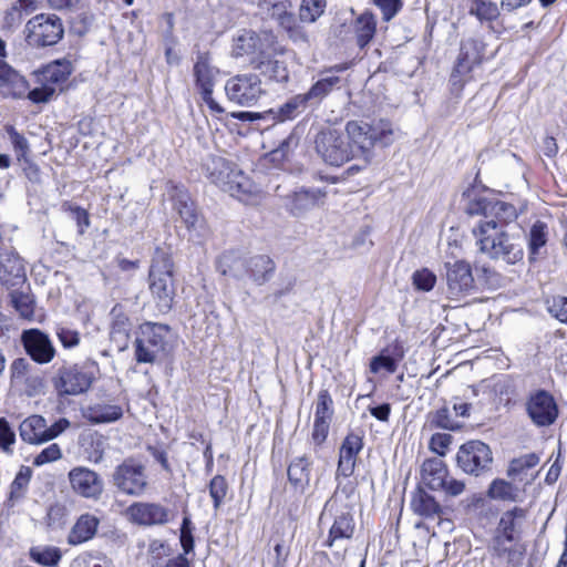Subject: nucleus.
Wrapping results in <instances>:
<instances>
[{
	"instance_id": "b1692460",
	"label": "nucleus",
	"mask_w": 567,
	"mask_h": 567,
	"mask_svg": "<svg viewBox=\"0 0 567 567\" xmlns=\"http://www.w3.org/2000/svg\"><path fill=\"white\" fill-rule=\"evenodd\" d=\"M326 188L300 187L295 192L290 209L296 216H300L315 207L322 206L326 202Z\"/></svg>"
},
{
	"instance_id": "052dcab7",
	"label": "nucleus",
	"mask_w": 567,
	"mask_h": 567,
	"mask_svg": "<svg viewBox=\"0 0 567 567\" xmlns=\"http://www.w3.org/2000/svg\"><path fill=\"white\" fill-rule=\"evenodd\" d=\"M193 523L188 515L183 517L181 526V545L185 555L190 554L194 550V536H193Z\"/></svg>"
},
{
	"instance_id": "4c0bfd02",
	"label": "nucleus",
	"mask_w": 567,
	"mask_h": 567,
	"mask_svg": "<svg viewBox=\"0 0 567 567\" xmlns=\"http://www.w3.org/2000/svg\"><path fill=\"white\" fill-rule=\"evenodd\" d=\"M340 83V78L336 75L326 76L318 80L306 93H302L309 106H317L330 94V92Z\"/></svg>"
},
{
	"instance_id": "5701e85b",
	"label": "nucleus",
	"mask_w": 567,
	"mask_h": 567,
	"mask_svg": "<svg viewBox=\"0 0 567 567\" xmlns=\"http://www.w3.org/2000/svg\"><path fill=\"white\" fill-rule=\"evenodd\" d=\"M355 530L354 517L351 512H340L334 515L333 523L329 529L324 547L333 548L343 540H350Z\"/></svg>"
},
{
	"instance_id": "aec40b11",
	"label": "nucleus",
	"mask_w": 567,
	"mask_h": 567,
	"mask_svg": "<svg viewBox=\"0 0 567 567\" xmlns=\"http://www.w3.org/2000/svg\"><path fill=\"white\" fill-rule=\"evenodd\" d=\"M447 292L451 298L457 299L474 288V278L471 266L464 261L446 264Z\"/></svg>"
},
{
	"instance_id": "393cba45",
	"label": "nucleus",
	"mask_w": 567,
	"mask_h": 567,
	"mask_svg": "<svg viewBox=\"0 0 567 567\" xmlns=\"http://www.w3.org/2000/svg\"><path fill=\"white\" fill-rule=\"evenodd\" d=\"M363 447L362 437L350 433L344 439L341 447L338 462L337 474L344 477L352 475L355 466L357 455Z\"/></svg>"
},
{
	"instance_id": "473e14b6",
	"label": "nucleus",
	"mask_w": 567,
	"mask_h": 567,
	"mask_svg": "<svg viewBox=\"0 0 567 567\" xmlns=\"http://www.w3.org/2000/svg\"><path fill=\"white\" fill-rule=\"evenodd\" d=\"M99 523L100 520L94 515H81L69 534V544L79 545L92 539L96 534Z\"/></svg>"
},
{
	"instance_id": "c756f323",
	"label": "nucleus",
	"mask_w": 567,
	"mask_h": 567,
	"mask_svg": "<svg viewBox=\"0 0 567 567\" xmlns=\"http://www.w3.org/2000/svg\"><path fill=\"white\" fill-rule=\"evenodd\" d=\"M311 461L307 456L296 457L288 466V480L297 492L303 493L310 484Z\"/></svg>"
},
{
	"instance_id": "c03bdc74",
	"label": "nucleus",
	"mask_w": 567,
	"mask_h": 567,
	"mask_svg": "<svg viewBox=\"0 0 567 567\" xmlns=\"http://www.w3.org/2000/svg\"><path fill=\"white\" fill-rule=\"evenodd\" d=\"M487 495L493 499L515 502L518 497V489L512 483L496 478L491 483Z\"/></svg>"
},
{
	"instance_id": "4d7b16f0",
	"label": "nucleus",
	"mask_w": 567,
	"mask_h": 567,
	"mask_svg": "<svg viewBox=\"0 0 567 567\" xmlns=\"http://www.w3.org/2000/svg\"><path fill=\"white\" fill-rule=\"evenodd\" d=\"M369 368L374 374L380 373L382 370L388 373H394L398 369V361L390 355L380 353L371 359Z\"/></svg>"
},
{
	"instance_id": "37998d69",
	"label": "nucleus",
	"mask_w": 567,
	"mask_h": 567,
	"mask_svg": "<svg viewBox=\"0 0 567 567\" xmlns=\"http://www.w3.org/2000/svg\"><path fill=\"white\" fill-rule=\"evenodd\" d=\"M539 456L536 453L524 454L519 457L513 458L509 462L507 468V476L522 481V476L526 474V472L533 467H535L539 463Z\"/></svg>"
},
{
	"instance_id": "5fc2aeb1",
	"label": "nucleus",
	"mask_w": 567,
	"mask_h": 567,
	"mask_svg": "<svg viewBox=\"0 0 567 567\" xmlns=\"http://www.w3.org/2000/svg\"><path fill=\"white\" fill-rule=\"evenodd\" d=\"M228 491V484L224 476L216 475L209 483V495L213 498L214 507L217 509L221 505Z\"/></svg>"
},
{
	"instance_id": "79ce46f5",
	"label": "nucleus",
	"mask_w": 567,
	"mask_h": 567,
	"mask_svg": "<svg viewBox=\"0 0 567 567\" xmlns=\"http://www.w3.org/2000/svg\"><path fill=\"white\" fill-rule=\"evenodd\" d=\"M131 331L130 319L124 315H118L114 318L111 327V339L116 343L118 350H125L128 347Z\"/></svg>"
},
{
	"instance_id": "bb28decb",
	"label": "nucleus",
	"mask_w": 567,
	"mask_h": 567,
	"mask_svg": "<svg viewBox=\"0 0 567 567\" xmlns=\"http://www.w3.org/2000/svg\"><path fill=\"white\" fill-rule=\"evenodd\" d=\"M173 202L174 209L179 215L187 229H196L200 224V216L188 193L183 188L175 187Z\"/></svg>"
},
{
	"instance_id": "13d9d810",
	"label": "nucleus",
	"mask_w": 567,
	"mask_h": 567,
	"mask_svg": "<svg viewBox=\"0 0 567 567\" xmlns=\"http://www.w3.org/2000/svg\"><path fill=\"white\" fill-rule=\"evenodd\" d=\"M548 312L563 323H567V297L555 296L546 301Z\"/></svg>"
},
{
	"instance_id": "864d4df0",
	"label": "nucleus",
	"mask_w": 567,
	"mask_h": 567,
	"mask_svg": "<svg viewBox=\"0 0 567 567\" xmlns=\"http://www.w3.org/2000/svg\"><path fill=\"white\" fill-rule=\"evenodd\" d=\"M288 34L289 39L297 44H307L309 39L306 30L298 22L295 14L280 25Z\"/></svg>"
},
{
	"instance_id": "7c9ffc66",
	"label": "nucleus",
	"mask_w": 567,
	"mask_h": 567,
	"mask_svg": "<svg viewBox=\"0 0 567 567\" xmlns=\"http://www.w3.org/2000/svg\"><path fill=\"white\" fill-rule=\"evenodd\" d=\"M249 257L239 256L237 252L227 251L218 259V270L224 276L243 279L248 275Z\"/></svg>"
},
{
	"instance_id": "e2e57ef3",
	"label": "nucleus",
	"mask_w": 567,
	"mask_h": 567,
	"mask_svg": "<svg viewBox=\"0 0 567 567\" xmlns=\"http://www.w3.org/2000/svg\"><path fill=\"white\" fill-rule=\"evenodd\" d=\"M148 559L153 566L158 565L159 561L169 555V546L159 539H153L148 545Z\"/></svg>"
},
{
	"instance_id": "423d86ee",
	"label": "nucleus",
	"mask_w": 567,
	"mask_h": 567,
	"mask_svg": "<svg viewBox=\"0 0 567 567\" xmlns=\"http://www.w3.org/2000/svg\"><path fill=\"white\" fill-rule=\"evenodd\" d=\"M315 148L321 159L331 166H341L355 157V151L344 133L336 128L321 130L315 138Z\"/></svg>"
},
{
	"instance_id": "1a4fd4ad",
	"label": "nucleus",
	"mask_w": 567,
	"mask_h": 567,
	"mask_svg": "<svg viewBox=\"0 0 567 567\" xmlns=\"http://www.w3.org/2000/svg\"><path fill=\"white\" fill-rule=\"evenodd\" d=\"M112 483L124 495L142 496L148 486L146 467L142 462L128 457L114 468Z\"/></svg>"
},
{
	"instance_id": "e433bc0d",
	"label": "nucleus",
	"mask_w": 567,
	"mask_h": 567,
	"mask_svg": "<svg viewBox=\"0 0 567 567\" xmlns=\"http://www.w3.org/2000/svg\"><path fill=\"white\" fill-rule=\"evenodd\" d=\"M275 271V262L266 255L249 257L248 275L257 285H262L270 279Z\"/></svg>"
},
{
	"instance_id": "6e6d98bb",
	"label": "nucleus",
	"mask_w": 567,
	"mask_h": 567,
	"mask_svg": "<svg viewBox=\"0 0 567 567\" xmlns=\"http://www.w3.org/2000/svg\"><path fill=\"white\" fill-rule=\"evenodd\" d=\"M31 477V471L28 467H22L16 475L10 488V498L18 499L23 496Z\"/></svg>"
},
{
	"instance_id": "774afa93",
	"label": "nucleus",
	"mask_w": 567,
	"mask_h": 567,
	"mask_svg": "<svg viewBox=\"0 0 567 567\" xmlns=\"http://www.w3.org/2000/svg\"><path fill=\"white\" fill-rule=\"evenodd\" d=\"M56 336L61 344L66 349L74 348L80 343V333L76 330L66 327H58Z\"/></svg>"
},
{
	"instance_id": "2f4dec72",
	"label": "nucleus",
	"mask_w": 567,
	"mask_h": 567,
	"mask_svg": "<svg viewBox=\"0 0 567 567\" xmlns=\"http://www.w3.org/2000/svg\"><path fill=\"white\" fill-rule=\"evenodd\" d=\"M411 508L414 514L426 519L439 517L443 509L434 496L426 493L423 488H419L411 498Z\"/></svg>"
},
{
	"instance_id": "338daca9",
	"label": "nucleus",
	"mask_w": 567,
	"mask_h": 567,
	"mask_svg": "<svg viewBox=\"0 0 567 567\" xmlns=\"http://www.w3.org/2000/svg\"><path fill=\"white\" fill-rule=\"evenodd\" d=\"M453 436L447 433H435L430 441V449L436 454L444 456L451 445Z\"/></svg>"
},
{
	"instance_id": "bf43d9fd",
	"label": "nucleus",
	"mask_w": 567,
	"mask_h": 567,
	"mask_svg": "<svg viewBox=\"0 0 567 567\" xmlns=\"http://www.w3.org/2000/svg\"><path fill=\"white\" fill-rule=\"evenodd\" d=\"M16 443V433L6 417H0V450L11 454Z\"/></svg>"
},
{
	"instance_id": "dca6fc26",
	"label": "nucleus",
	"mask_w": 567,
	"mask_h": 567,
	"mask_svg": "<svg viewBox=\"0 0 567 567\" xmlns=\"http://www.w3.org/2000/svg\"><path fill=\"white\" fill-rule=\"evenodd\" d=\"M526 411L532 422L539 427L551 425L558 417V405L545 390H537L528 396Z\"/></svg>"
},
{
	"instance_id": "a878e982",
	"label": "nucleus",
	"mask_w": 567,
	"mask_h": 567,
	"mask_svg": "<svg viewBox=\"0 0 567 567\" xmlns=\"http://www.w3.org/2000/svg\"><path fill=\"white\" fill-rule=\"evenodd\" d=\"M449 478V468L439 457L427 458L421 466V481L431 491L439 492Z\"/></svg>"
},
{
	"instance_id": "49530a36",
	"label": "nucleus",
	"mask_w": 567,
	"mask_h": 567,
	"mask_svg": "<svg viewBox=\"0 0 567 567\" xmlns=\"http://www.w3.org/2000/svg\"><path fill=\"white\" fill-rule=\"evenodd\" d=\"M547 243V225L537 220L529 230L528 248L529 259L534 260L538 255L539 249Z\"/></svg>"
},
{
	"instance_id": "4be33fe9",
	"label": "nucleus",
	"mask_w": 567,
	"mask_h": 567,
	"mask_svg": "<svg viewBox=\"0 0 567 567\" xmlns=\"http://www.w3.org/2000/svg\"><path fill=\"white\" fill-rule=\"evenodd\" d=\"M25 281L23 259L13 250H0V282L17 286Z\"/></svg>"
},
{
	"instance_id": "9d476101",
	"label": "nucleus",
	"mask_w": 567,
	"mask_h": 567,
	"mask_svg": "<svg viewBox=\"0 0 567 567\" xmlns=\"http://www.w3.org/2000/svg\"><path fill=\"white\" fill-rule=\"evenodd\" d=\"M258 43L259 37L255 32L245 31L236 41L234 54L236 56H243L245 54L258 53V55L251 60V64L255 69L277 81L286 79L285 68H282L278 61L272 60L269 54H266L258 47Z\"/></svg>"
},
{
	"instance_id": "f257e3e1",
	"label": "nucleus",
	"mask_w": 567,
	"mask_h": 567,
	"mask_svg": "<svg viewBox=\"0 0 567 567\" xmlns=\"http://www.w3.org/2000/svg\"><path fill=\"white\" fill-rule=\"evenodd\" d=\"M472 234L478 250L494 260L515 265L524 258L520 236L509 234L495 219H478Z\"/></svg>"
},
{
	"instance_id": "a19ab883",
	"label": "nucleus",
	"mask_w": 567,
	"mask_h": 567,
	"mask_svg": "<svg viewBox=\"0 0 567 567\" xmlns=\"http://www.w3.org/2000/svg\"><path fill=\"white\" fill-rule=\"evenodd\" d=\"M468 12L477 18L481 23L493 22L499 17V9L492 0H474L470 3Z\"/></svg>"
},
{
	"instance_id": "de8ad7c7",
	"label": "nucleus",
	"mask_w": 567,
	"mask_h": 567,
	"mask_svg": "<svg viewBox=\"0 0 567 567\" xmlns=\"http://www.w3.org/2000/svg\"><path fill=\"white\" fill-rule=\"evenodd\" d=\"M10 297L12 306L22 318L31 319L33 317L34 299L28 291L12 290Z\"/></svg>"
},
{
	"instance_id": "412c9836",
	"label": "nucleus",
	"mask_w": 567,
	"mask_h": 567,
	"mask_svg": "<svg viewBox=\"0 0 567 567\" xmlns=\"http://www.w3.org/2000/svg\"><path fill=\"white\" fill-rule=\"evenodd\" d=\"M22 342L27 353L38 363H49L55 355L50 338L38 329L24 331Z\"/></svg>"
},
{
	"instance_id": "3c124183",
	"label": "nucleus",
	"mask_w": 567,
	"mask_h": 567,
	"mask_svg": "<svg viewBox=\"0 0 567 567\" xmlns=\"http://www.w3.org/2000/svg\"><path fill=\"white\" fill-rule=\"evenodd\" d=\"M31 4L29 0H19L10 9L6 11L3 25L8 29H13L21 24L24 13L28 14V7Z\"/></svg>"
},
{
	"instance_id": "c85d7f7f",
	"label": "nucleus",
	"mask_w": 567,
	"mask_h": 567,
	"mask_svg": "<svg viewBox=\"0 0 567 567\" xmlns=\"http://www.w3.org/2000/svg\"><path fill=\"white\" fill-rule=\"evenodd\" d=\"M218 69L212 65L208 53H198L194 64V76L197 87L203 90L214 89Z\"/></svg>"
},
{
	"instance_id": "7ed1b4c3",
	"label": "nucleus",
	"mask_w": 567,
	"mask_h": 567,
	"mask_svg": "<svg viewBox=\"0 0 567 567\" xmlns=\"http://www.w3.org/2000/svg\"><path fill=\"white\" fill-rule=\"evenodd\" d=\"M392 125L388 121L368 123L350 121L346 125V136L355 151V157H362L368 164L372 148L377 143L386 146L392 142Z\"/></svg>"
},
{
	"instance_id": "58836bf2",
	"label": "nucleus",
	"mask_w": 567,
	"mask_h": 567,
	"mask_svg": "<svg viewBox=\"0 0 567 567\" xmlns=\"http://www.w3.org/2000/svg\"><path fill=\"white\" fill-rule=\"evenodd\" d=\"M230 196L239 200H246V196L252 194V184L250 179L239 169L221 186Z\"/></svg>"
},
{
	"instance_id": "f03ea898",
	"label": "nucleus",
	"mask_w": 567,
	"mask_h": 567,
	"mask_svg": "<svg viewBox=\"0 0 567 567\" xmlns=\"http://www.w3.org/2000/svg\"><path fill=\"white\" fill-rule=\"evenodd\" d=\"M148 287L158 310L163 313L168 312L173 307L176 287L172 256L163 249L157 248L154 252L148 272Z\"/></svg>"
},
{
	"instance_id": "6e6552de",
	"label": "nucleus",
	"mask_w": 567,
	"mask_h": 567,
	"mask_svg": "<svg viewBox=\"0 0 567 567\" xmlns=\"http://www.w3.org/2000/svg\"><path fill=\"white\" fill-rule=\"evenodd\" d=\"M24 33L31 47L43 48L56 44L63 38L64 27L56 14L40 13L27 22Z\"/></svg>"
},
{
	"instance_id": "c9c22d12",
	"label": "nucleus",
	"mask_w": 567,
	"mask_h": 567,
	"mask_svg": "<svg viewBox=\"0 0 567 567\" xmlns=\"http://www.w3.org/2000/svg\"><path fill=\"white\" fill-rule=\"evenodd\" d=\"M206 172L210 181L221 187L237 171V168L227 159L213 156L205 164Z\"/></svg>"
},
{
	"instance_id": "ea45409f",
	"label": "nucleus",
	"mask_w": 567,
	"mask_h": 567,
	"mask_svg": "<svg viewBox=\"0 0 567 567\" xmlns=\"http://www.w3.org/2000/svg\"><path fill=\"white\" fill-rule=\"evenodd\" d=\"M309 105L303 95L297 94L287 100V102L279 106L276 111L271 110L270 112L275 115L274 117L276 120L279 122H285L296 118Z\"/></svg>"
},
{
	"instance_id": "f3484780",
	"label": "nucleus",
	"mask_w": 567,
	"mask_h": 567,
	"mask_svg": "<svg viewBox=\"0 0 567 567\" xmlns=\"http://www.w3.org/2000/svg\"><path fill=\"white\" fill-rule=\"evenodd\" d=\"M130 522L142 525H164L169 520V509L158 503L136 502L126 508Z\"/></svg>"
},
{
	"instance_id": "4468645a",
	"label": "nucleus",
	"mask_w": 567,
	"mask_h": 567,
	"mask_svg": "<svg viewBox=\"0 0 567 567\" xmlns=\"http://www.w3.org/2000/svg\"><path fill=\"white\" fill-rule=\"evenodd\" d=\"M228 100L240 106H254L265 94L258 75L247 73L231 76L225 84Z\"/></svg>"
},
{
	"instance_id": "8fccbe9b",
	"label": "nucleus",
	"mask_w": 567,
	"mask_h": 567,
	"mask_svg": "<svg viewBox=\"0 0 567 567\" xmlns=\"http://www.w3.org/2000/svg\"><path fill=\"white\" fill-rule=\"evenodd\" d=\"M326 6V0H302L299 8V20L313 23L324 12Z\"/></svg>"
},
{
	"instance_id": "f8f14e48",
	"label": "nucleus",
	"mask_w": 567,
	"mask_h": 567,
	"mask_svg": "<svg viewBox=\"0 0 567 567\" xmlns=\"http://www.w3.org/2000/svg\"><path fill=\"white\" fill-rule=\"evenodd\" d=\"M93 365H63L58 369L52 379L59 395H79L85 393L92 385L95 377Z\"/></svg>"
},
{
	"instance_id": "6ab92c4d",
	"label": "nucleus",
	"mask_w": 567,
	"mask_h": 567,
	"mask_svg": "<svg viewBox=\"0 0 567 567\" xmlns=\"http://www.w3.org/2000/svg\"><path fill=\"white\" fill-rule=\"evenodd\" d=\"M6 41L0 38V90L4 96L22 97L27 94L29 85L27 80L13 70L6 61Z\"/></svg>"
},
{
	"instance_id": "09e8293b",
	"label": "nucleus",
	"mask_w": 567,
	"mask_h": 567,
	"mask_svg": "<svg viewBox=\"0 0 567 567\" xmlns=\"http://www.w3.org/2000/svg\"><path fill=\"white\" fill-rule=\"evenodd\" d=\"M30 556L39 565L48 567L58 565L62 557L60 549L51 546L33 547Z\"/></svg>"
},
{
	"instance_id": "f704fd0d",
	"label": "nucleus",
	"mask_w": 567,
	"mask_h": 567,
	"mask_svg": "<svg viewBox=\"0 0 567 567\" xmlns=\"http://www.w3.org/2000/svg\"><path fill=\"white\" fill-rule=\"evenodd\" d=\"M258 10L261 16L277 21L279 25L293 16L289 0H260Z\"/></svg>"
},
{
	"instance_id": "39448f33",
	"label": "nucleus",
	"mask_w": 567,
	"mask_h": 567,
	"mask_svg": "<svg viewBox=\"0 0 567 567\" xmlns=\"http://www.w3.org/2000/svg\"><path fill=\"white\" fill-rule=\"evenodd\" d=\"M169 327L162 323L144 322L140 326L134 341L135 360L138 363H154L166 355Z\"/></svg>"
},
{
	"instance_id": "cd10ccee",
	"label": "nucleus",
	"mask_w": 567,
	"mask_h": 567,
	"mask_svg": "<svg viewBox=\"0 0 567 567\" xmlns=\"http://www.w3.org/2000/svg\"><path fill=\"white\" fill-rule=\"evenodd\" d=\"M123 409L116 404L94 403L83 410V416L92 424L112 423L120 420Z\"/></svg>"
},
{
	"instance_id": "a211bd4d",
	"label": "nucleus",
	"mask_w": 567,
	"mask_h": 567,
	"mask_svg": "<svg viewBox=\"0 0 567 567\" xmlns=\"http://www.w3.org/2000/svg\"><path fill=\"white\" fill-rule=\"evenodd\" d=\"M68 476L72 489L82 497L97 499L103 493V480L91 468L78 466Z\"/></svg>"
},
{
	"instance_id": "9b49d317",
	"label": "nucleus",
	"mask_w": 567,
	"mask_h": 567,
	"mask_svg": "<svg viewBox=\"0 0 567 567\" xmlns=\"http://www.w3.org/2000/svg\"><path fill=\"white\" fill-rule=\"evenodd\" d=\"M457 466L472 476H485L492 473L493 453L482 441H468L461 445L456 454Z\"/></svg>"
},
{
	"instance_id": "603ef678",
	"label": "nucleus",
	"mask_w": 567,
	"mask_h": 567,
	"mask_svg": "<svg viewBox=\"0 0 567 567\" xmlns=\"http://www.w3.org/2000/svg\"><path fill=\"white\" fill-rule=\"evenodd\" d=\"M333 401L328 390H320L317 396L315 420L331 421Z\"/></svg>"
},
{
	"instance_id": "680f3d73",
	"label": "nucleus",
	"mask_w": 567,
	"mask_h": 567,
	"mask_svg": "<svg viewBox=\"0 0 567 567\" xmlns=\"http://www.w3.org/2000/svg\"><path fill=\"white\" fill-rule=\"evenodd\" d=\"M413 285L417 290L430 291L434 288L436 276L426 268L416 270L412 276Z\"/></svg>"
},
{
	"instance_id": "20e7f679",
	"label": "nucleus",
	"mask_w": 567,
	"mask_h": 567,
	"mask_svg": "<svg viewBox=\"0 0 567 567\" xmlns=\"http://www.w3.org/2000/svg\"><path fill=\"white\" fill-rule=\"evenodd\" d=\"M526 516L527 511L517 506L502 514L491 542L494 556L505 558L507 563L514 561L516 550L511 544L519 540Z\"/></svg>"
},
{
	"instance_id": "72a5a7b5",
	"label": "nucleus",
	"mask_w": 567,
	"mask_h": 567,
	"mask_svg": "<svg viewBox=\"0 0 567 567\" xmlns=\"http://www.w3.org/2000/svg\"><path fill=\"white\" fill-rule=\"evenodd\" d=\"M355 42L360 49H364L374 38L377 20L371 12L360 14L352 25Z\"/></svg>"
},
{
	"instance_id": "2eb2a0df",
	"label": "nucleus",
	"mask_w": 567,
	"mask_h": 567,
	"mask_svg": "<svg viewBox=\"0 0 567 567\" xmlns=\"http://www.w3.org/2000/svg\"><path fill=\"white\" fill-rule=\"evenodd\" d=\"M69 426L70 422L64 417L48 426L43 416L34 414L22 421L19 434L21 440L29 444H42L55 439Z\"/></svg>"
},
{
	"instance_id": "0eeeda50",
	"label": "nucleus",
	"mask_w": 567,
	"mask_h": 567,
	"mask_svg": "<svg viewBox=\"0 0 567 567\" xmlns=\"http://www.w3.org/2000/svg\"><path fill=\"white\" fill-rule=\"evenodd\" d=\"M484 52L485 43L482 40L470 38L461 42L460 54L450 78L453 91H461L473 78L472 72L481 65Z\"/></svg>"
},
{
	"instance_id": "a18cd8bd",
	"label": "nucleus",
	"mask_w": 567,
	"mask_h": 567,
	"mask_svg": "<svg viewBox=\"0 0 567 567\" xmlns=\"http://www.w3.org/2000/svg\"><path fill=\"white\" fill-rule=\"evenodd\" d=\"M73 71L72 63L68 60H58L50 63L43 71L48 82L62 83L71 75Z\"/></svg>"
},
{
	"instance_id": "0e129e2a",
	"label": "nucleus",
	"mask_w": 567,
	"mask_h": 567,
	"mask_svg": "<svg viewBox=\"0 0 567 567\" xmlns=\"http://www.w3.org/2000/svg\"><path fill=\"white\" fill-rule=\"evenodd\" d=\"M7 133L18 159L25 158L29 152V143L27 138L18 133L13 127L8 128Z\"/></svg>"
},
{
	"instance_id": "ddd939ff",
	"label": "nucleus",
	"mask_w": 567,
	"mask_h": 567,
	"mask_svg": "<svg viewBox=\"0 0 567 567\" xmlns=\"http://www.w3.org/2000/svg\"><path fill=\"white\" fill-rule=\"evenodd\" d=\"M465 210L471 216H480V219L493 218L503 229L504 226L516 220L518 217L514 205L486 196H480L470 200Z\"/></svg>"
},
{
	"instance_id": "69168bd1",
	"label": "nucleus",
	"mask_w": 567,
	"mask_h": 567,
	"mask_svg": "<svg viewBox=\"0 0 567 567\" xmlns=\"http://www.w3.org/2000/svg\"><path fill=\"white\" fill-rule=\"evenodd\" d=\"M431 424L444 430H456L460 427V425L451 417L450 411L446 408L439 409L433 414Z\"/></svg>"
}]
</instances>
